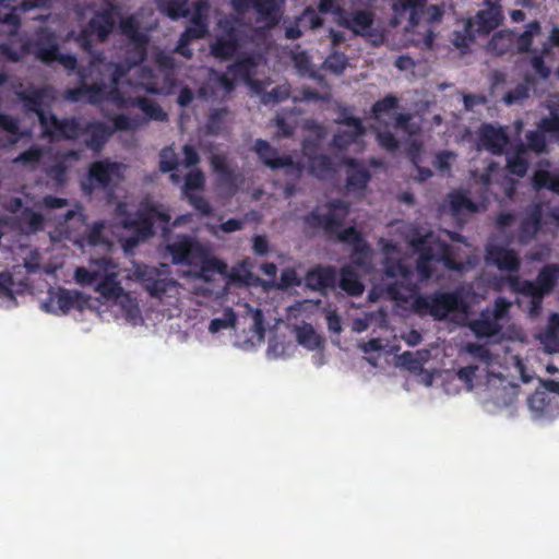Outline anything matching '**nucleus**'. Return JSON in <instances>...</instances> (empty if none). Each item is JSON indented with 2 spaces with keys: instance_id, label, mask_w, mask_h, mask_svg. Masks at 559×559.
Here are the masks:
<instances>
[{
  "instance_id": "c9c22d12",
  "label": "nucleus",
  "mask_w": 559,
  "mask_h": 559,
  "mask_svg": "<svg viewBox=\"0 0 559 559\" xmlns=\"http://www.w3.org/2000/svg\"><path fill=\"white\" fill-rule=\"evenodd\" d=\"M96 292L108 300H117L124 295V290L115 273L107 274L97 284Z\"/></svg>"
},
{
  "instance_id": "6e6d98bb",
  "label": "nucleus",
  "mask_w": 559,
  "mask_h": 559,
  "mask_svg": "<svg viewBox=\"0 0 559 559\" xmlns=\"http://www.w3.org/2000/svg\"><path fill=\"white\" fill-rule=\"evenodd\" d=\"M526 138V151H533L537 154L543 153L546 151L547 142L545 133L542 132L539 129L534 131H528L525 135Z\"/></svg>"
},
{
  "instance_id": "f3484780",
  "label": "nucleus",
  "mask_w": 559,
  "mask_h": 559,
  "mask_svg": "<svg viewBox=\"0 0 559 559\" xmlns=\"http://www.w3.org/2000/svg\"><path fill=\"white\" fill-rule=\"evenodd\" d=\"M489 55L502 57L504 55H516L515 52V29L506 28L492 35L486 45Z\"/></svg>"
},
{
  "instance_id": "f704fd0d",
  "label": "nucleus",
  "mask_w": 559,
  "mask_h": 559,
  "mask_svg": "<svg viewBox=\"0 0 559 559\" xmlns=\"http://www.w3.org/2000/svg\"><path fill=\"white\" fill-rule=\"evenodd\" d=\"M425 4L426 0H395L393 9L397 13L409 11L408 22L414 27L419 24Z\"/></svg>"
},
{
  "instance_id": "7ed1b4c3",
  "label": "nucleus",
  "mask_w": 559,
  "mask_h": 559,
  "mask_svg": "<svg viewBox=\"0 0 559 559\" xmlns=\"http://www.w3.org/2000/svg\"><path fill=\"white\" fill-rule=\"evenodd\" d=\"M412 308L419 317L430 316L437 321H442L452 312H466L468 302L462 289L438 290L429 295H417L412 302Z\"/></svg>"
},
{
  "instance_id": "58836bf2",
  "label": "nucleus",
  "mask_w": 559,
  "mask_h": 559,
  "mask_svg": "<svg viewBox=\"0 0 559 559\" xmlns=\"http://www.w3.org/2000/svg\"><path fill=\"white\" fill-rule=\"evenodd\" d=\"M309 173L319 179H325L335 173L333 160L326 154H320L309 162Z\"/></svg>"
},
{
  "instance_id": "338daca9",
  "label": "nucleus",
  "mask_w": 559,
  "mask_h": 559,
  "mask_svg": "<svg viewBox=\"0 0 559 559\" xmlns=\"http://www.w3.org/2000/svg\"><path fill=\"white\" fill-rule=\"evenodd\" d=\"M548 53H544V48L539 53L533 55L531 58V66L534 69L535 73L543 80H547L550 74L551 70L549 67L545 63V56Z\"/></svg>"
},
{
  "instance_id": "5701e85b",
  "label": "nucleus",
  "mask_w": 559,
  "mask_h": 559,
  "mask_svg": "<svg viewBox=\"0 0 559 559\" xmlns=\"http://www.w3.org/2000/svg\"><path fill=\"white\" fill-rule=\"evenodd\" d=\"M59 53V46L52 33L44 32L34 43V55L44 63L50 64L56 61Z\"/></svg>"
},
{
  "instance_id": "a18cd8bd",
  "label": "nucleus",
  "mask_w": 559,
  "mask_h": 559,
  "mask_svg": "<svg viewBox=\"0 0 559 559\" xmlns=\"http://www.w3.org/2000/svg\"><path fill=\"white\" fill-rule=\"evenodd\" d=\"M158 8L171 20L186 17L189 14L187 0H160Z\"/></svg>"
},
{
  "instance_id": "2eb2a0df",
  "label": "nucleus",
  "mask_w": 559,
  "mask_h": 559,
  "mask_svg": "<svg viewBox=\"0 0 559 559\" xmlns=\"http://www.w3.org/2000/svg\"><path fill=\"white\" fill-rule=\"evenodd\" d=\"M86 299L83 294L78 290H69L66 288H59V290L50 296V304L46 305V307H51V311L58 313V311L62 314L68 313L71 309H83L86 304Z\"/></svg>"
},
{
  "instance_id": "6e6552de",
  "label": "nucleus",
  "mask_w": 559,
  "mask_h": 559,
  "mask_svg": "<svg viewBox=\"0 0 559 559\" xmlns=\"http://www.w3.org/2000/svg\"><path fill=\"white\" fill-rule=\"evenodd\" d=\"M53 93L55 91L50 85L39 87L28 85L27 87H23L22 84H19L17 88L14 91L15 96L23 105L24 111L34 114L37 118L46 111L45 106H49L48 103L53 100Z\"/></svg>"
},
{
  "instance_id": "ddd939ff",
  "label": "nucleus",
  "mask_w": 559,
  "mask_h": 559,
  "mask_svg": "<svg viewBox=\"0 0 559 559\" xmlns=\"http://www.w3.org/2000/svg\"><path fill=\"white\" fill-rule=\"evenodd\" d=\"M343 164L346 167L345 188L347 192L365 191L371 180V173L364 162L353 157H346L343 159Z\"/></svg>"
},
{
  "instance_id": "9b49d317",
  "label": "nucleus",
  "mask_w": 559,
  "mask_h": 559,
  "mask_svg": "<svg viewBox=\"0 0 559 559\" xmlns=\"http://www.w3.org/2000/svg\"><path fill=\"white\" fill-rule=\"evenodd\" d=\"M486 261L496 265L500 271H508L518 275L521 269V260L514 249L500 245L486 246Z\"/></svg>"
},
{
  "instance_id": "864d4df0",
  "label": "nucleus",
  "mask_w": 559,
  "mask_h": 559,
  "mask_svg": "<svg viewBox=\"0 0 559 559\" xmlns=\"http://www.w3.org/2000/svg\"><path fill=\"white\" fill-rule=\"evenodd\" d=\"M119 27L121 34L124 35L129 41L146 37L145 34L140 32L139 23L132 15L121 19Z\"/></svg>"
},
{
  "instance_id": "c03bdc74",
  "label": "nucleus",
  "mask_w": 559,
  "mask_h": 559,
  "mask_svg": "<svg viewBox=\"0 0 559 559\" xmlns=\"http://www.w3.org/2000/svg\"><path fill=\"white\" fill-rule=\"evenodd\" d=\"M83 124L76 117L63 118L58 133V141L76 140L82 135Z\"/></svg>"
},
{
  "instance_id": "a878e982",
  "label": "nucleus",
  "mask_w": 559,
  "mask_h": 559,
  "mask_svg": "<svg viewBox=\"0 0 559 559\" xmlns=\"http://www.w3.org/2000/svg\"><path fill=\"white\" fill-rule=\"evenodd\" d=\"M239 48V40L234 28L225 35L219 36L211 47L212 55L221 60H228L234 57Z\"/></svg>"
},
{
  "instance_id": "393cba45",
  "label": "nucleus",
  "mask_w": 559,
  "mask_h": 559,
  "mask_svg": "<svg viewBox=\"0 0 559 559\" xmlns=\"http://www.w3.org/2000/svg\"><path fill=\"white\" fill-rule=\"evenodd\" d=\"M373 13L367 10H358L352 13L350 16L344 17L341 25L350 29L355 35L366 36L369 34L373 25Z\"/></svg>"
},
{
  "instance_id": "473e14b6",
  "label": "nucleus",
  "mask_w": 559,
  "mask_h": 559,
  "mask_svg": "<svg viewBox=\"0 0 559 559\" xmlns=\"http://www.w3.org/2000/svg\"><path fill=\"white\" fill-rule=\"evenodd\" d=\"M147 44L148 38L142 37L140 39H135L129 41L126 49V58L124 62L129 68L136 67L141 64L147 56Z\"/></svg>"
},
{
  "instance_id": "4c0bfd02",
  "label": "nucleus",
  "mask_w": 559,
  "mask_h": 559,
  "mask_svg": "<svg viewBox=\"0 0 559 559\" xmlns=\"http://www.w3.org/2000/svg\"><path fill=\"white\" fill-rule=\"evenodd\" d=\"M296 340L301 346L309 350L318 349L322 345V338L313 326L308 323L296 328Z\"/></svg>"
},
{
  "instance_id": "3c124183",
  "label": "nucleus",
  "mask_w": 559,
  "mask_h": 559,
  "mask_svg": "<svg viewBox=\"0 0 559 559\" xmlns=\"http://www.w3.org/2000/svg\"><path fill=\"white\" fill-rule=\"evenodd\" d=\"M104 222H95L83 235V240L91 247L106 245L107 240L104 236Z\"/></svg>"
},
{
  "instance_id": "1a4fd4ad",
  "label": "nucleus",
  "mask_w": 559,
  "mask_h": 559,
  "mask_svg": "<svg viewBox=\"0 0 559 559\" xmlns=\"http://www.w3.org/2000/svg\"><path fill=\"white\" fill-rule=\"evenodd\" d=\"M134 274L143 289L154 298H162L176 283L155 266L139 265Z\"/></svg>"
},
{
  "instance_id": "aec40b11",
  "label": "nucleus",
  "mask_w": 559,
  "mask_h": 559,
  "mask_svg": "<svg viewBox=\"0 0 559 559\" xmlns=\"http://www.w3.org/2000/svg\"><path fill=\"white\" fill-rule=\"evenodd\" d=\"M543 205L540 203H536L527 210L519 227L521 242L526 243L538 234L543 226Z\"/></svg>"
},
{
  "instance_id": "39448f33",
  "label": "nucleus",
  "mask_w": 559,
  "mask_h": 559,
  "mask_svg": "<svg viewBox=\"0 0 559 559\" xmlns=\"http://www.w3.org/2000/svg\"><path fill=\"white\" fill-rule=\"evenodd\" d=\"M120 16V10L117 5L109 3L102 10L96 11L86 26L80 32L78 40L84 49L92 48L93 36L98 41H105L116 26V21Z\"/></svg>"
},
{
  "instance_id": "7c9ffc66",
  "label": "nucleus",
  "mask_w": 559,
  "mask_h": 559,
  "mask_svg": "<svg viewBox=\"0 0 559 559\" xmlns=\"http://www.w3.org/2000/svg\"><path fill=\"white\" fill-rule=\"evenodd\" d=\"M542 32V25L537 20H533L525 25L521 34L515 33V52L516 55L532 51L534 37Z\"/></svg>"
},
{
  "instance_id": "dca6fc26",
  "label": "nucleus",
  "mask_w": 559,
  "mask_h": 559,
  "mask_svg": "<svg viewBox=\"0 0 559 559\" xmlns=\"http://www.w3.org/2000/svg\"><path fill=\"white\" fill-rule=\"evenodd\" d=\"M428 238V235L418 236L411 241L413 249L419 253L416 269L421 280H429L432 276L431 261L436 259Z\"/></svg>"
},
{
  "instance_id": "cd10ccee",
  "label": "nucleus",
  "mask_w": 559,
  "mask_h": 559,
  "mask_svg": "<svg viewBox=\"0 0 559 559\" xmlns=\"http://www.w3.org/2000/svg\"><path fill=\"white\" fill-rule=\"evenodd\" d=\"M255 59L250 55L239 56L235 62L227 67V72L236 80L250 83L257 68Z\"/></svg>"
},
{
  "instance_id": "e2e57ef3",
  "label": "nucleus",
  "mask_w": 559,
  "mask_h": 559,
  "mask_svg": "<svg viewBox=\"0 0 559 559\" xmlns=\"http://www.w3.org/2000/svg\"><path fill=\"white\" fill-rule=\"evenodd\" d=\"M107 85L105 83L86 84L87 102L91 105H98L106 100Z\"/></svg>"
},
{
  "instance_id": "774afa93",
  "label": "nucleus",
  "mask_w": 559,
  "mask_h": 559,
  "mask_svg": "<svg viewBox=\"0 0 559 559\" xmlns=\"http://www.w3.org/2000/svg\"><path fill=\"white\" fill-rule=\"evenodd\" d=\"M537 128L544 133L559 134V115L551 112L548 117L542 118Z\"/></svg>"
},
{
  "instance_id": "052dcab7",
  "label": "nucleus",
  "mask_w": 559,
  "mask_h": 559,
  "mask_svg": "<svg viewBox=\"0 0 559 559\" xmlns=\"http://www.w3.org/2000/svg\"><path fill=\"white\" fill-rule=\"evenodd\" d=\"M205 183V178L200 169L191 170L187 174L183 183V191L188 195L189 191L201 190Z\"/></svg>"
},
{
  "instance_id": "c756f323",
  "label": "nucleus",
  "mask_w": 559,
  "mask_h": 559,
  "mask_svg": "<svg viewBox=\"0 0 559 559\" xmlns=\"http://www.w3.org/2000/svg\"><path fill=\"white\" fill-rule=\"evenodd\" d=\"M469 326L478 338L491 337L501 331L500 323L495 318H491L488 311H483L480 317L472 321Z\"/></svg>"
},
{
  "instance_id": "423d86ee",
  "label": "nucleus",
  "mask_w": 559,
  "mask_h": 559,
  "mask_svg": "<svg viewBox=\"0 0 559 559\" xmlns=\"http://www.w3.org/2000/svg\"><path fill=\"white\" fill-rule=\"evenodd\" d=\"M252 150L269 168L273 170L285 168V174L296 179L302 176L304 164L295 162L290 155L280 156L277 148L273 147L266 140L257 139Z\"/></svg>"
},
{
  "instance_id": "c85d7f7f",
  "label": "nucleus",
  "mask_w": 559,
  "mask_h": 559,
  "mask_svg": "<svg viewBox=\"0 0 559 559\" xmlns=\"http://www.w3.org/2000/svg\"><path fill=\"white\" fill-rule=\"evenodd\" d=\"M337 284L349 296L358 297L365 292V285L360 281L358 273L349 265L341 269Z\"/></svg>"
},
{
  "instance_id": "0e129e2a",
  "label": "nucleus",
  "mask_w": 559,
  "mask_h": 559,
  "mask_svg": "<svg viewBox=\"0 0 559 559\" xmlns=\"http://www.w3.org/2000/svg\"><path fill=\"white\" fill-rule=\"evenodd\" d=\"M112 127L110 130L115 131H134L140 127V121L132 119L127 115L119 114L112 118Z\"/></svg>"
},
{
  "instance_id": "bb28decb",
  "label": "nucleus",
  "mask_w": 559,
  "mask_h": 559,
  "mask_svg": "<svg viewBox=\"0 0 559 559\" xmlns=\"http://www.w3.org/2000/svg\"><path fill=\"white\" fill-rule=\"evenodd\" d=\"M558 280L559 264L548 263L539 270L536 280L532 282L537 292L549 295L555 289Z\"/></svg>"
},
{
  "instance_id": "f8f14e48",
  "label": "nucleus",
  "mask_w": 559,
  "mask_h": 559,
  "mask_svg": "<svg viewBox=\"0 0 559 559\" xmlns=\"http://www.w3.org/2000/svg\"><path fill=\"white\" fill-rule=\"evenodd\" d=\"M305 285L313 292L325 294L328 289H334L337 285V273L332 265H316L309 269L305 275Z\"/></svg>"
},
{
  "instance_id": "b1692460",
  "label": "nucleus",
  "mask_w": 559,
  "mask_h": 559,
  "mask_svg": "<svg viewBox=\"0 0 559 559\" xmlns=\"http://www.w3.org/2000/svg\"><path fill=\"white\" fill-rule=\"evenodd\" d=\"M209 32L207 16L198 5L195 13L190 19V24L182 32L183 44H191L194 39H201L206 36Z\"/></svg>"
},
{
  "instance_id": "4d7b16f0",
  "label": "nucleus",
  "mask_w": 559,
  "mask_h": 559,
  "mask_svg": "<svg viewBox=\"0 0 559 559\" xmlns=\"http://www.w3.org/2000/svg\"><path fill=\"white\" fill-rule=\"evenodd\" d=\"M46 175L57 187H63L68 180V167L63 162H58L46 169Z\"/></svg>"
},
{
  "instance_id": "0eeeda50",
  "label": "nucleus",
  "mask_w": 559,
  "mask_h": 559,
  "mask_svg": "<svg viewBox=\"0 0 559 559\" xmlns=\"http://www.w3.org/2000/svg\"><path fill=\"white\" fill-rule=\"evenodd\" d=\"M230 4L238 14L253 10L257 23L264 28L271 29L280 23L281 12L276 0H230Z\"/></svg>"
},
{
  "instance_id": "4be33fe9",
  "label": "nucleus",
  "mask_w": 559,
  "mask_h": 559,
  "mask_svg": "<svg viewBox=\"0 0 559 559\" xmlns=\"http://www.w3.org/2000/svg\"><path fill=\"white\" fill-rule=\"evenodd\" d=\"M29 51L31 43L21 37L19 33L10 34L8 40L0 43V55L11 62H19Z\"/></svg>"
},
{
  "instance_id": "412c9836",
  "label": "nucleus",
  "mask_w": 559,
  "mask_h": 559,
  "mask_svg": "<svg viewBox=\"0 0 559 559\" xmlns=\"http://www.w3.org/2000/svg\"><path fill=\"white\" fill-rule=\"evenodd\" d=\"M479 140L481 145L493 155L502 154L509 142V138L506 132L491 124H485L481 127Z\"/></svg>"
},
{
  "instance_id": "e433bc0d",
  "label": "nucleus",
  "mask_w": 559,
  "mask_h": 559,
  "mask_svg": "<svg viewBox=\"0 0 559 559\" xmlns=\"http://www.w3.org/2000/svg\"><path fill=\"white\" fill-rule=\"evenodd\" d=\"M130 105L140 108L148 119L155 121L167 120V114L155 100L147 97H135L130 100Z\"/></svg>"
},
{
  "instance_id": "5fc2aeb1",
  "label": "nucleus",
  "mask_w": 559,
  "mask_h": 559,
  "mask_svg": "<svg viewBox=\"0 0 559 559\" xmlns=\"http://www.w3.org/2000/svg\"><path fill=\"white\" fill-rule=\"evenodd\" d=\"M543 342L546 344L559 345V313L554 312L549 316L546 329L543 333Z\"/></svg>"
},
{
  "instance_id": "49530a36",
  "label": "nucleus",
  "mask_w": 559,
  "mask_h": 559,
  "mask_svg": "<svg viewBox=\"0 0 559 559\" xmlns=\"http://www.w3.org/2000/svg\"><path fill=\"white\" fill-rule=\"evenodd\" d=\"M21 224L24 226L26 233L34 234L44 228L45 219L40 213L25 207L20 216Z\"/></svg>"
},
{
  "instance_id": "680f3d73",
  "label": "nucleus",
  "mask_w": 559,
  "mask_h": 559,
  "mask_svg": "<svg viewBox=\"0 0 559 559\" xmlns=\"http://www.w3.org/2000/svg\"><path fill=\"white\" fill-rule=\"evenodd\" d=\"M347 63L348 60L345 53L337 51H334L331 55H329L324 61L325 68L336 74L342 73L346 69Z\"/></svg>"
},
{
  "instance_id": "f03ea898",
  "label": "nucleus",
  "mask_w": 559,
  "mask_h": 559,
  "mask_svg": "<svg viewBox=\"0 0 559 559\" xmlns=\"http://www.w3.org/2000/svg\"><path fill=\"white\" fill-rule=\"evenodd\" d=\"M121 225L124 229L132 234L122 239V247L126 252L132 251L141 242H144L155 235V222L164 224V229L170 222V215L163 211L162 205L148 200L140 203L139 209L134 213H123Z\"/></svg>"
},
{
  "instance_id": "37998d69",
  "label": "nucleus",
  "mask_w": 559,
  "mask_h": 559,
  "mask_svg": "<svg viewBox=\"0 0 559 559\" xmlns=\"http://www.w3.org/2000/svg\"><path fill=\"white\" fill-rule=\"evenodd\" d=\"M533 186L536 190L547 189L559 194V176L548 170H537L533 176Z\"/></svg>"
},
{
  "instance_id": "603ef678",
  "label": "nucleus",
  "mask_w": 559,
  "mask_h": 559,
  "mask_svg": "<svg viewBox=\"0 0 559 559\" xmlns=\"http://www.w3.org/2000/svg\"><path fill=\"white\" fill-rule=\"evenodd\" d=\"M384 273L388 277H402L407 280L412 275V270L401 260L388 258L384 263Z\"/></svg>"
},
{
  "instance_id": "13d9d810",
  "label": "nucleus",
  "mask_w": 559,
  "mask_h": 559,
  "mask_svg": "<svg viewBox=\"0 0 559 559\" xmlns=\"http://www.w3.org/2000/svg\"><path fill=\"white\" fill-rule=\"evenodd\" d=\"M159 169L163 173H170L178 167V157L171 146H166L159 154Z\"/></svg>"
},
{
  "instance_id": "69168bd1",
  "label": "nucleus",
  "mask_w": 559,
  "mask_h": 559,
  "mask_svg": "<svg viewBox=\"0 0 559 559\" xmlns=\"http://www.w3.org/2000/svg\"><path fill=\"white\" fill-rule=\"evenodd\" d=\"M530 96L528 86L524 83L518 84L513 90L508 91L503 96V103L508 106L520 103Z\"/></svg>"
},
{
  "instance_id": "72a5a7b5",
  "label": "nucleus",
  "mask_w": 559,
  "mask_h": 559,
  "mask_svg": "<svg viewBox=\"0 0 559 559\" xmlns=\"http://www.w3.org/2000/svg\"><path fill=\"white\" fill-rule=\"evenodd\" d=\"M449 206L451 214L455 217L463 213H475L478 211V205L461 191H454L449 194Z\"/></svg>"
},
{
  "instance_id": "ea45409f",
  "label": "nucleus",
  "mask_w": 559,
  "mask_h": 559,
  "mask_svg": "<svg viewBox=\"0 0 559 559\" xmlns=\"http://www.w3.org/2000/svg\"><path fill=\"white\" fill-rule=\"evenodd\" d=\"M39 126L41 128L43 136L49 139L51 142L58 141V133L62 123V119H59L55 114L45 111L38 118Z\"/></svg>"
},
{
  "instance_id": "6ab92c4d",
  "label": "nucleus",
  "mask_w": 559,
  "mask_h": 559,
  "mask_svg": "<svg viewBox=\"0 0 559 559\" xmlns=\"http://www.w3.org/2000/svg\"><path fill=\"white\" fill-rule=\"evenodd\" d=\"M114 130L102 121H88L83 124L82 135H88L85 145L93 151H100L112 135Z\"/></svg>"
},
{
  "instance_id": "09e8293b",
  "label": "nucleus",
  "mask_w": 559,
  "mask_h": 559,
  "mask_svg": "<svg viewBox=\"0 0 559 559\" xmlns=\"http://www.w3.org/2000/svg\"><path fill=\"white\" fill-rule=\"evenodd\" d=\"M532 412L537 416H545L550 404V397L545 391L536 390L527 400Z\"/></svg>"
},
{
  "instance_id": "9d476101",
  "label": "nucleus",
  "mask_w": 559,
  "mask_h": 559,
  "mask_svg": "<svg viewBox=\"0 0 559 559\" xmlns=\"http://www.w3.org/2000/svg\"><path fill=\"white\" fill-rule=\"evenodd\" d=\"M118 170L119 164L116 162L105 159L92 163L87 173L88 183L82 182V189L91 194L95 188H108Z\"/></svg>"
},
{
  "instance_id": "f257e3e1",
  "label": "nucleus",
  "mask_w": 559,
  "mask_h": 559,
  "mask_svg": "<svg viewBox=\"0 0 559 559\" xmlns=\"http://www.w3.org/2000/svg\"><path fill=\"white\" fill-rule=\"evenodd\" d=\"M329 211L320 214L312 211L306 216V223L313 228H322L333 240L352 246L354 253H366L369 247L361 233L355 226L342 228L349 213V204L336 199L328 204Z\"/></svg>"
},
{
  "instance_id": "79ce46f5",
  "label": "nucleus",
  "mask_w": 559,
  "mask_h": 559,
  "mask_svg": "<svg viewBox=\"0 0 559 559\" xmlns=\"http://www.w3.org/2000/svg\"><path fill=\"white\" fill-rule=\"evenodd\" d=\"M210 164L215 174L226 185L233 186L235 183V175L233 169L227 164L226 157L221 154H214L210 158Z\"/></svg>"
},
{
  "instance_id": "a19ab883",
  "label": "nucleus",
  "mask_w": 559,
  "mask_h": 559,
  "mask_svg": "<svg viewBox=\"0 0 559 559\" xmlns=\"http://www.w3.org/2000/svg\"><path fill=\"white\" fill-rule=\"evenodd\" d=\"M366 130L350 129L338 130L334 133L331 145L338 151H346L352 144L356 143L358 138L365 134Z\"/></svg>"
},
{
  "instance_id": "bf43d9fd",
  "label": "nucleus",
  "mask_w": 559,
  "mask_h": 559,
  "mask_svg": "<svg viewBox=\"0 0 559 559\" xmlns=\"http://www.w3.org/2000/svg\"><path fill=\"white\" fill-rule=\"evenodd\" d=\"M476 36L473 21L467 20L464 25V32L456 33L454 45L460 49L467 48L476 39Z\"/></svg>"
},
{
  "instance_id": "8fccbe9b",
  "label": "nucleus",
  "mask_w": 559,
  "mask_h": 559,
  "mask_svg": "<svg viewBox=\"0 0 559 559\" xmlns=\"http://www.w3.org/2000/svg\"><path fill=\"white\" fill-rule=\"evenodd\" d=\"M397 107L399 98L392 94H388L372 105L371 112L376 119H380L382 115H388Z\"/></svg>"
},
{
  "instance_id": "4468645a",
  "label": "nucleus",
  "mask_w": 559,
  "mask_h": 559,
  "mask_svg": "<svg viewBox=\"0 0 559 559\" xmlns=\"http://www.w3.org/2000/svg\"><path fill=\"white\" fill-rule=\"evenodd\" d=\"M507 283L512 293L531 297V312L536 313L540 310L543 299L546 296L535 289L533 282L530 280H521L519 275H508L502 278Z\"/></svg>"
},
{
  "instance_id": "a211bd4d",
  "label": "nucleus",
  "mask_w": 559,
  "mask_h": 559,
  "mask_svg": "<svg viewBox=\"0 0 559 559\" xmlns=\"http://www.w3.org/2000/svg\"><path fill=\"white\" fill-rule=\"evenodd\" d=\"M488 9L480 10L476 13L474 19V31L477 35H488L491 31L496 29L502 22V14L500 8L495 5L491 1Z\"/></svg>"
},
{
  "instance_id": "2f4dec72",
  "label": "nucleus",
  "mask_w": 559,
  "mask_h": 559,
  "mask_svg": "<svg viewBox=\"0 0 559 559\" xmlns=\"http://www.w3.org/2000/svg\"><path fill=\"white\" fill-rule=\"evenodd\" d=\"M526 146L520 142L515 145L514 152L507 156V169L510 174L524 177L528 169V160L525 158Z\"/></svg>"
},
{
  "instance_id": "de8ad7c7",
  "label": "nucleus",
  "mask_w": 559,
  "mask_h": 559,
  "mask_svg": "<svg viewBox=\"0 0 559 559\" xmlns=\"http://www.w3.org/2000/svg\"><path fill=\"white\" fill-rule=\"evenodd\" d=\"M415 285L404 284L402 282H393L388 284V296L397 302H407L409 297L415 293Z\"/></svg>"
},
{
  "instance_id": "20e7f679",
  "label": "nucleus",
  "mask_w": 559,
  "mask_h": 559,
  "mask_svg": "<svg viewBox=\"0 0 559 559\" xmlns=\"http://www.w3.org/2000/svg\"><path fill=\"white\" fill-rule=\"evenodd\" d=\"M167 251L171 255L174 264L187 266L201 265L202 270L206 271L217 263L215 259H209L203 246L189 236H180L171 243H168Z\"/></svg>"
}]
</instances>
